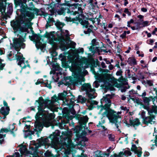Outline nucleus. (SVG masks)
Instances as JSON below:
<instances>
[{"instance_id":"nucleus-1","label":"nucleus","mask_w":157,"mask_h":157,"mask_svg":"<svg viewBox=\"0 0 157 157\" xmlns=\"http://www.w3.org/2000/svg\"><path fill=\"white\" fill-rule=\"evenodd\" d=\"M56 21H57L55 23V25L60 30V33H59L58 31L56 32L55 31L49 32L46 31L44 35V36L48 39L49 43L51 45H54L55 44V41L59 42L62 50L64 51L66 50L68 48L66 46L65 43L66 40L64 38L65 35H63L65 33L62 29L63 27L65 24L64 23L60 22L59 20Z\"/></svg>"},{"instance_id":"nucleus-2","label":"nucleus","mask_w":157,"mask_h":157,"mask_svg":"<svg viewBox=\"0 0 157 157\" xmlns=\"http://www.w3.org/2000/svg\"><path fill=\"white\" fill-rule=\"evenodd\" d=\"M21 9H18L21 12L19 15L17 12V18H15L14 20H32L34 18L35 14L36 15H40L46 20V17L48 16L47 20H54L53 18H50L48 14L44 12L40 11L39 9L33 7H28L26 4L25 5H22Z\"/></svg>"},{"instance_id":"nucleus-3","label":"nucleus","mask_w":157,"mask_h":157,"mask_svg":"<svg viewBox=\"0 0 157 157\" xmlns=\"http://www.w3.org/2000/svg\"><path fill=\"white\" fill-rule=\"evenodd\" d=\"M60 132L59 130H56L52 134H51L48 136V138L50 139L51 142L52 143L56 141L59 140L58 136H60V140L61 141H64L65 144L67 143L69 144L71 142V138L72 134L71 131L69 130L68 128L64 132H62V135L60 136Z\"/></svg>"},{"instance_id":"nucleus-4","label":"nucleus","mask_w":157,"mask_h":157,"mask_svg":"<svg viewBox=\"0 0 157 157\" xmlns=\"http://www.w3.org/2000/svg\"><path fill=\"white\" fill-rule=\"evenodd\" d=\"M37 141H38V143L34 147V152L30 151V155L29 157H44L43 152L42 151H40V152L39 153L38 152V149L39 147H40L42 146H44L46 147V146L48 147L50 145V143L49 142L48 138L47 137L44 138L41 137L38 139Z\"/></svg>"},{"instance_id":"nucleus-5","label":"nucleus","mask_w":157,"mask_h":157,"mask_svg":"<svg viewBox=\"0 0 157 157\" xmlns=\"http://www.w3.org/2000/svg\"><path fill=\"white\" fill-rule=\"evenodd\" d=\"M26 20H11L10 24L13 30L15 32L19 31V33L24 32L25 30Z\"/></svg>"},{"instance_id":"nucleus-6","label":"nucleus","mask_w":157,"mask_h":157,"mask_svg":"<svg viewBox=\"0 0 157 157\" xmlns=\"http://www.w3.org/2000/svg\"><path fill=\"white\" fill-rule=\"evenodd\" d=\"M116 113V112L115 111L111 109H110L107 112L106 111L103 113L104 114L106 115L110 122L115 124V126L118 129L117 131L121 132V131L119 128V126L118 124V119L119 118H121V117L119 115H117L114 114Z\"/></svg>"},{"instance_id":"nucleus-7","label":"nucleus","mask_w":157,"mask_h":157,"mask_svg":"<svg viewBox=\"0 0 157 157\" xmlns=\"http://www.w3.org/2000/svg\"><path fill=\"white\" fill-rule=\"evenodd\" d=\"M65 3L62 4V6H67L68 7L67 8V13H69L70 15H75V11L77 9V7L78 6H81L82 5L78 3L71 4L70 3V1H64Z\"/></svg>"},{"instance_id":"nucleus-8","label":"nucleus","mask_w":157,"mask_h":157,"mask_svg":"<svg viewBox=\"0 0 157 157\" xmlns=\"http://www.w3.org/2000/svg\"><path fill=\"white\" fill-rule=\"evenodd\" d=\"M35 117L38 118L41 120H42L44 122L54 118V116L52 113H49L48 111L45 110V112H41L39 114H36Z\"/></svg>"},{"instance_id":"nucleus-9","label":"nucleus","mask_w":157,"mask_h":157,"mask_svg":"<svg viewBox=\"0 0 157 157\" xmlns=\"http://www.w3.org/2000/svg\"><path fill=\"white\" fill-rule=\"evenodd\" d=\"M76 11L75 12V15L76 14H78V16L76 17V18H71V17L68 18L67 17H66V20H95L96 18H87L86 17L85 19V16L83 14V10L82 8L80 6L79 7L78 6L77 7V9Z\"/></svg>"},{"instance_id":"nucleus-10","label":"nucleus","mask_w":157,"mask_h":157,"mask_svg":"<svg viewBox=\"0 0 157 157\" xmlns=\"http://www.w3.org/2000/svg\"><path fill=\"white\" fill-rule=\"evenodd\" d=\"M13 60H16L17 62H18L17 64L18 65L22 68H25L26 67V65L25 64V58L23 57V54L19 55L16 54L15 55V57L13 59Z\"/></svg>"},{"instance_id":"nucleus-11","label":"nucleus","mask_w":157,"mask_h":157,"mask_svg":"<svg viewBox=\"0 0 157 157\" xmlns=\"http://www.w3.org/2000/svg\"><path fill=\"white\" fill-rule=\"evenodd\" d=\"M33 35L32 36H31V37H34L35 39V38H36V40L38 41L37 43L38 44V45L36 44V47L37 49L40 48L41 49H42L44 48V47L42 44V42H40V40H43L42 39V38L44 37L45 38L44 36V35L42 36L41 35L40 33H38L37 34H36L35 33L32 34Z\"/></svg>"},{"instance_id":"nucleus-12","label":"nucleus","mask_w":157,"mask_h":157,"mask_svg":"<svg viewBox=\"0 0 157 157\" xmlns=\"http://www.w3.org/2000/svg\"><path fill=\"white\" fill-rule=\"evenodd\" d=\"M67 22H72L73 23H75L77 25L79 24V22L83 26V27L87 28H88L89 23L88 20H65Z\"/></svg>"},{"instance_id":"nucleus-13","label":"nucleus","mask_w":157,"mask_h":157,"mask_svg":"<svg viewBox=\"0 0 157 157\" xmlns=\"http://www.w3.org/2000/svg\"><path fill=\"white\" fill-rule=\"evenodd\" d=\"M129 123H130L128 124L127 121L125 122V124L128 127H129L130 126H132L133 127L135 128V126H138L141 124L139 119L138 118H136L133 120H131L130 119Z\"/></svg>"},{"instance_id":"nucleus-14","label":"nucleus","mask_w":157,"mask_h":157,"mask_svg":"<svg viewBox=\"0 0 157 157\" xmlns=\"http://www.w3.org/2000/svg\"><path fill=\"white\" fill-rule=\"evenodd\" d=\"M27 33H23L21 35L23 36L24 35V38H23L21 36H20L17 39H18V45L20 47V48H24L25 47V44L23 42L25 41V40L24 39L26 36Z\"/></svg>"},{"instance_id":"nucleus-15","label":"nucleus","mask_w":157,"mask_h":157,"mask_svg":"<svg viewBox=\"0 0 157 157\" xmlns=\"http://www.w3.org/2000/svg\"><path fill=\"white\" fill-rule=\"evenodd\" d=\"M36 120L34 126L36 129H37L39 131H41L44 126L43 124L40 122L41 120L36 117H35Z\"/></svg>"},{"instance_id":"nucleus-16","label":"nucleus","mask_w":157,"mask_h":157,"mask_svg":"<svg viewBox=\"0 0 157 157\" xmlns=\"http://www.w3.org/2000/svg\"><path fill=\"white\" fill-rule=\"evenodd\" d=\"M42 102L44 104L45 108H47L52 111H53L52 106L53 103L52 102L51 100L45 99V100H44V101Z\"/></svg>"},{"instance_id":"nucleus-17","label":"nucleus","mask_w":157,"mask_h":157,"mask_svg":"<svg viewBox=\"0 0 157 157\" xmlns=\"http://www.w3.org/2000/svg\"><path fill=\"white\" fill-rule=\"evenodd\" d=\"M20 147V149L19 151L20 152L21 155H26L30 154V151H28L26 148V146L23 145V144H21L18 146Z\"/></svg>"},{"instance_id":"nucleus-18","label":"nucleus","mask_w":157,"mask_h":157,"mask_svg":"<svg viewBox=\"0 0 157 157\" xmlns=\"http://www.w3.org/2000/svg\"><path fill=\"white\" fill-rule=\"evenodd\" d=\"M88 119L89 118L87 115L81 117L78 121L79 125L83 126L84 128H85L86 126V124L88 122Z\"/></svg>"},{"instance_id":"nucleus-19","label":"nucleus","mask_w":157,"mask_h":157,"mask_svg":"<svg viewBox=\"0 0 157 157\" xmlns=\"http://www.w3.org/2000/svg\"><path fill=\"white\" fill-rule=\"evenodd\" d=\"M84 128L83 126L81 125L76 126L75 127L74 131L76 133V136L77 138H79L81 137L80 132Z\"/></svg>"},{"instance_id":"nucleus-20","label":"nucleus","mask_w":157,"mask_h":157,"mask_svg":"<svg viewBox=\"0 0 157 157\" xmlns=\"http://www.w3.org/2000/svg\"><path fill=\"white\" fill-rule=\"evenodd\" d=\"M67 10L66 8L61 7L60 9H53L51 13L54 14L55 13L56 14L57 13L59 15H61L62 14H64L65 13L66 10Z\"/></svg>"},{"instance_id":"nucleus-21","label":"nucleus","mask_w":157,"mask_h":157,"mask_svg":"<svg viewBox=\"0 0 157 157\" xmlns=\"http://www.w3.org/2000/svg\"><path fill=\"white\" fill-rule=\"evenodd\" d=\"M32 21V20H26V23L25 25H26L25 26L26 29L24 31V32H27L28 33H29L28 29H29L32 34L35 33L33 30V28L32 27V25L33 24V23L31 22Z\"/></svg>"},{"instance_id":"nucleus-22","label":"nucleus","mask_w":157,"mask_h":157,"mask_svg":"<svg viewBox=\"0 0 157 157\" xmlns=\"http://www.w3.org/2000/svg\"><path fill=\"white\" fill-rule=\"evenodd\" d=\"M18 39L17 38H14L13 39V44L12 45V47L14 48L16 51L18 52L20 51L21 48L18 45Z\"/></svg>"},{"instance_id":"nucleus-23","label":"nucleus","mask_w":157,"mask_h":157,"mask_svg":"<svg viewBox=\"0 0 157 157\" xmlns=\"http://www.w3.org/2000/svg\"><path fill=\"white\" fill-rule=\"evenodd\" d=\"M67 92L65 90H64L63 92L59 94L58 95L59 98L62 99L66 101L67 102L69 100L66 98V96H68L67 95Z\"/></svg>"},{"instance_id":"nucleus-24","label":"nucleus","mask_w":157,"mask_h":157,"mask_svg":"<svg viewBox=\"0 0 157 157\" xmlns=\"http://www.w3.org/2000/svg\"><path fill=\"white\" fill-rule=\"evenodd\" d=\"M85 78L83 77L81 80L79 79H70V82H71L72 84L73 85H77L78 84V83H80V85H82V82H84L85 81Z\"/></svg>"},{"instance_id":"nucleus-25","label":"nucleus","mask_w":157,"mask_h":157,"mask_svg":"<svg viewBox=\"0 0 157 157\" xmlns=\"http://www.w3.org/2000/svg\"><path fill=\"white\" fill-rule=\"evenodd\" d=\"M102 73L101 75L103 76L104 77V79L106 81L109 80V78L110 76V75L107 73L109 72V70L105 69L102 70Z\"/></svg>"},{"instance_id":"nucleus-26","label":"nucleus","mask_w":157,"mask_h":157,"mask_svg":"<svg viewBox=\"0 0 157 157\" xmlns=\"http://www.w3.org/2000/svg\"><path fill=\"white\" fill-rule=\"evenodd\" d=\"M27 0H15L14 4L15 7L19 6H21L22 5H25L26 4Z\"/></svg>"},{"instance_id":"nucleus-27","label":"nucleus","mask_w":157,"mask_h":157,"mask_svg":"<svg viewBox=\"0 0 157 157\" xmlns=\"http://www.w3.org/2000/svg\"><path fill=\"white\" fill-rule=\"evenodd\" d=\"M10 111H5V108L4 107H2L0 109V113L3 116V117H1L2 119H5L6 118V116L9 114Z\"/></svg>"},{"instance_id":"nucleus-28","label":"nucleus","mask_w":157,"mask_h":157,"mask_svg":"<svg viewBox=\"0 0 157 157\" xmlns=\"http://www.w3.org/2000/svg\"><path fill=\"white\" fill-rule=\"evenodd\" d=\"M63 115L65 117H68L70 115V108L64 107L62 111Z\"/></svg>"},{"instance_id":"nucleus-29","label":"nucleus","mask_w":157,"mask_h":157,"mask_svg":"<svg viewBox=\"0 0 157 157\" xmlns=\"http://www.w3.org/2000/svg\"><path fill=\"white\" fill-rule=\"evenodd\" d=\"M128 64L130 66L136 65L137 64L136 59L135 58H129L127 61Z\"/></svg>"},{"instance_id":"nucleus-30","label":"nucleus","mask_w":157,"mask_h":157,"mask_svg":"<svg viewBox=\"0 0 157 157\" xmlns=\"http://www.w3.org/2000/svg\"><path fill=\"white\" fill-rule=\"evenodd\" d=\"M39 105L38 106V112L36 114H39V113L41 112H45V110L44 109L45 108V107H44V104L43 103V102H41L39 104Z\"/></svg>"},{"instance_id":"nucleus-31","label":"nucleus","mask_w":157,"mask_h":157,"mask_svg":"<svg viewBox=\"0 0 157 157\" xmlns=\"http://www.w3.org/2000/svg\"><path fill=\"white\" fill-rule=\"evenodd\" d=\"M88 88H91V85L90 83H85L82 85L81 88L82 91H87L86 89Z\"/></svg>"},{"instance_id":"nucleus-32","label":"nucleus","mask_w":157,"mask_h":157,"mask_svg":"<svg viewBox=\"0 0 157 157\" xmlns=\"http://www.w3.org/2000/svg\"><path fill=\"white\" fill-rule=\"evenodd\" d=\"M47 23L45 25V28L48 29V27L52 26L53 25V23H56L55 20H46Z\"/></svg>"},{"instance_id":"nucleus-33","label":"nucleus","mask_w":157,"mask_h":157,"mask_svg":"<svg viewBox=\"0 0 157 157\" xmlns=\"http://www.w3.org/2000/svg\"><path fill=\"white\" fill-rule=\"evenodd\" d=\"M44 157H57V155H54L51 152L47 151L44 154Z\"/></svg>"},{"instance_id":"nucleus-34","label":"nucleus","mask_w":157,"mask_h":157,"mask_svg":"<svg viewBox=\"0 0 157 157\" xmlns=\"http://www.w3.org/2000/svg\"><path fill=\"white\" fill-rule=\"evenodd\" d=\"M134 25L135 26L136 28H138V29H140L141 28L144 26V25L142 23V21L136 22H134Z\"/></svg>"},{"instance_id":"nucleus-35","label":"nucleus","mask_w":157,"mask_h":157,"mask_svg":"<svg viewBox=\"0 0 157 157\" xmlns=\"http://www.w3.org/2000/svg\"><path fill=\"white\" fill-rule=\"evenodd\" d=\"M50 58L49 57H48V59L47 60V63L48 64H50V65L52 64V63L54 62H56L57 60V58L55 57H52V61H51L49 59Z\"/></svg>"},{"instance_id":"nucleus-36","label":"nucleus","mask_w":157,"mask_h":157,"mask_svg":"<svg viewBox=\"0 0 157 157\" xmlns=\"http://www.w3.org/2000/svg\"><path fill=\"white\" fill-rule=\"evenodd\" d=\"M6 134H2L0 133V144H3L5 141L4 138L6 136Z\"/></svg>"},{"instance_id":"nucleus-37","label":"nucleus","mask_w":157,"mask_h":157,"mask_svg":"<svg viewBox=\"0 0 157 157\" xmlns=\"http://www.w3.org/2000/svg\"><path fill=\"white\" fill-rule=\"evenodd\" d=\"M76 44L75 42L71 41L70 44H67V46H66H66L67 47V48H68V47H70L72 48L75 49ZM68 48H67V49Z\"/></svg>"},{"instance_id":"nucleus-38","label":"nucleus","mask_w":157,"mask_h":157,"mask_svg":"<svg viewBox=\"0 0 157 157\" xmlns=\"http://www.w3.org/2000/svg\"><path fill=\"white\" fill-rule=\"evenodd\" d=\"M52 66L53 68L56 71H58L59 70L60 68L59 65L57 63L56 64H53Z\"/></svg>"},{"instance_id":"nucleus-39","label":"nucleus","mask_w":157,"mask_h":157,"mask_svg":"<svg viewBox=\"0 0 157 157\" xmlns=\"http://www.w3.org/2000/svg\"><path fill=\"white\" fill-rule=\"evenodd\" d=\"M111 105V103H106L104 106H102L103 107V108L105 110H106L105 111H107V112L110 109L109 108L110 106Z\"/></svg>"},{"instance_id":"nucleus-40","label":"nucleus","mask_w":157,"mask_h":157,"mask_svg":"<svg viewBox=\"0 0 157 157\" xmlns=\"http://www.w3.org/2000/svg\"><path fill=\"white\" fill-rule=\"evenodd\" d=\"M3 104L4 106L6 107L5 111H10V108L9 106H8V103L5 100L3 101Z\"/></svg>"},{"instance_id":"nucleus-41","label":"nucleus","mask_w":157,"mask_h":157,"mask_svg":"<svg viewBox=\"0 0 157 157\" xmlns=\"http://www.w3.org/2000/svg\"><path fill=\"white\" fill-rule=\"evenodd\" d=\"M97 75V76H95L97 77L96 78V79L97 80H98V82H103V78L101 76H100L101 75L98 73Z\"/></svg>"},{"instance_id":"nucleus-42","label":"nucleus","mask_w":157,"mask_h":157,"mask_svg":"<svg viewBox=\"0 0 157 157\" xmlns=\"http://www.w3.org/2000/svg\"><path fill=\"white\" fill-rule=\"evenodd\" d=\"M86 94L90 99L94 98L96 97L94 96V94L89 93L88 91H86Z\"/></svg>"},{"instance_id":"nucleus-43","label":"nucleus","mask_w":157,"mask_h":157,"mask_svg":"<svg viewBox=\"0 0 157 157\" xmlns=\"http://www.w3.org/2000/svg\"><path fill=\"white\" fill-rule=\"evenodd\" d=\"M127 149H128V150H125L124 152V156H130L132 155V153L130 151V149L128 148H127Z\"/></svg>"},{"instance_id":"nucleus-44","label":"nucleus","mask_w":157,"mask_h":157,"mask_svg":"<svg viewBox=\"0 0 157 157\" xmlns=\"http://www.w3.org/2000/svg\"><path fill=\"white\" fill-rule=\"evenodd\" d=\"M103 98L102 100H103V101H105L106 103H111V101L110 99L107 98V97H103Z\"/></svg>"},{"instance_id":"nucleus-45","label":"nucleus","mask_w":157,"mask_h":157,"mask_svg":"<svg viewBox=\"0 0 157 157\" xmlns=\"http://www.w3.org/2000/svg\"><path fill=\"white\" fill-rule=\"evenodd\" d=\"M96 44H94L93 43L92 45L90 46L89 48L90 51H91L92 53H94L95 52V48L94 46Z\"/></svg>"},{"instance_id":"nucleus-46","label":"nucleus","mask_w":157,"mask_h":157,"mask_svg":"<svg viewBox=\"0 0 157 157\" xmlns=\"http://www.w3.org/2000/svg\"><path fill=\"white\" fill-rule=\"evenodd\" d=\"M143 101L145 104H147L148 105H149V102L150 101V99L149 98L147 97H144L143 98Z\"/></svg>"},{"instance_id":"nucleus-47","label":"nucleus","mask_w":157,"mask_h":157,"mask_svg":"<svg viewBox=\"0 0 157 157\" xmlns=\"http://www.w3.org/2000/svg\"><path fill=\"white\" fill-rule=\"evenodd\" d=\"M70 113H71L73 115L75 114L76 112L74 109V105H73L72 106L70 107Z\"/></svg>"},{"instance_id":"nucleus-48","label":"nucleus","mask_w":157,"mask_h":157,"mask_svg":"<svg viewBox=\"0 0 157 157\" xmlns=\"http://www.w3.org/2000/svg\"><path fill=\"white\" fill-rule=\"evenodd\" d=\"M123 155H124V152L121 151L119 153L118 155L114 153L113 154V157H122V156Z\"/></svg>"},{"instance_id":"nucleus-49","label":"nucleus","mask_w":157,"mask_h":157,"mask_svg":"<svg viewBox=\"0 0 157 157\" xmlns=\"http://www.w3.org/2000/svg\"><path fill=\"white\" fill-rule=\"evenodd\" d=\"M10 130L8 128H2L0 130V133H3V132L7 133L9 132Z\"/></svg>"},{"instance_id":"nucleus-50","label":"nucleus","mask_w":157,"mask_h":157,"mask_svg":"<svg viewBox=\"0 0 157 157\" xmlns=\"http://www.w3.org/2000/svg\"><path fill=\"white\" fill-rule=\"evenodd\" d=\"M91 32L94 33V32L90 28H88L87 30L86 31H84V33L85 34H89V35H90V33Z\"/></svg>"},{"instance_id":"nucleus-51","label":"nucleus","mask_w":157,"mask_h":157,"mask_svg":"<svg viewBox=\"0 0 157 157\" xmlns=\"http://www.w3.org/2000/svg\"><path fill=\"white\" fill-rule=\"evenodd\" d=\"M137 148L136 147V145L134 144H133L132 145V147L131 148V151H134L136 152V151H137Z\"/></svg>"},{"instance_id":"nucleus-52","label":"nucleus","mask_w":157,"mask_h":157,"mask_svg":"<svg viewBox=\"0 0 157 157\" xmlns=\"http://www.w3.org/2000/svg\"><path fill=\"white\" fill-rule=\"evenodd\" d=\"M8 10V13L10 14L12 13L13 12V6L12 5H9L8 7L7 8Z\"/></svg>"},{"instance_id":"nucleus-53","label":"nucleus","mask_w":157,"mask_h":157,"mask_svg":"<svg viewBox=\"0 0 157 157\" xmlns=\"http://www.w3.org/2000/svg\"><path fill=\"white\" fill-rule=\"evenodd\" d=\"M51 98L53 102H56L58 100V98L56 94H54Z\"/></svg>"},{"instance_id":"nucleus-54","label":"nucleus","mask_w":157,"mask_h":157,"mask_svg":"<svg viewBox=\"0 0 157 157\" xmlns=\"http://www.w3.org/2000/svg\"><path fill=\"white\" fill-rule=\"evenodd\" d=\"M149 120L148 121H145L144 122V124H151V122H152V119L151 118V117H149Z\"/></svg>"},{"instance_id":"nucleus-55","label":"nucleus","mask_w":157,"mask_h":157,"mask_svg":"<svg viewBox=\"0 0 157 157\" xmlns=\"http://www.w3.org/2000/svg\"><path fill=\"white\" fill-rule=\"evenodd\" d=\"M154 40L153 39H149V40H147V43L148 44H149L152 45L153 44V43H154Z\"/></svg>"},{"instance_id":"nucleus-56","label":"nucleus","mask_w":157,"mask_h":157,"mask_svg":"<svg viewBox=\"0 0 157 157\" xmlns=\"http://www.w3.org/2000/svg\"><path fill=\"white\" fill-rule=\"evenodd\" d=\"M136 154H137V155L138 157H141L142 154V152L141 150H137L136 152H135Z\"/></svg>"},{"instance_id":"nucleus-57","label":"nucleus","mask_w":157,"mask_h":157,"mask_svg":"<svg viewBox=\"0 0 157 157\" xmlns=\"http://www.w3.org/2000/svg\"><path fill=\"white\" fill-rule=\"evenodd\" d=\"M58 55V53L57 52L55 51H53L51 52V55L52 57H55Z\"/></svg>"},{"instance_id":"nucleus-58","label":"nucleus","mask_w":157,"mask_h":157,"mask_svg":"<svg viewBox=\"0 0 157 157\" xmlns=\"http://www.w3.org/2000/svg\"><path fill=\"white\" fill-rule=\"evenodd\" d=\"M108 136L109 139L110 141H113L114 140V136H113L112 134H109Z\"/></svg>"},{"instance_id":"nucleus-59","label":"nucleus","mask_w":157,"mask_h":157,"mask_svg":"<svg viewBox=\"0 0 157 157\" xmlns=\"http://www.w3.org/2000/svg\"><path fill=\"white\" fill-rule=\"evenodd\" d=\"M44 101V99L42 97H40L39 98L38 100H36V102H37L39 104L41 102Z\"/></svg>"},{"instance_id":"nucleus-60","label":"nucleus","mask_w":157,"mask_h":157,"mask_svg":"<svg viewBox=\"0 0 157 157\" xmlns=\"http://www.w3.org/2000/svg\"><path fill=\"white\" fill-rule=\"evenodd\" d=\"M123 73V71L121 70V69L119 70V71H117L116 73V75L117 76H122V73Z\"/></svg>"},{"instance_id":"nucleus-61","label":"nucleus","mask_w":157,"mask_h":157,"mask_svg":"<svg viewBox=\"0 0 157 157\" xmlns=\"http://www.w3.org/2000/svg\"><path fill=\"white\" fill-rule=\"evenodd\" d=\"M108 89H109L111 90H114L115 88L114 87V85L109 84L108 85Z\"/></svg>"},{"instance_id":"nucleus-62","label":"nucleus","mask_w":157,"mask_h":157,"mask_svg":"<svg viewBox=\"0 0 157 157\" xmlns=\"http://www.w3.org/2000/svg\"><path fill=\"white\" fill-rule=\"evenodd\" d=\"M8 128L9 130H14L15 129V126L13 124H10Z\"/></svg>"},{"instance_id":"nucleus-63","label":"nucleus","mask_w":157,"mask_h":157,"mask_svg":"<svg viewBox=\"0 0 157 157\" xmlns=\"http://www.w3.org/2000/svg\"><path fill=\"white\" fill-rule=\"evenodd\" d=\"M75 119L77 120H78V121L80 120V117H81L80 116H81V115L80 114H75Z\"/></svg>"},{"instance_id":"nucleus-64","label":"nucleus","mask_w":157,"mask_h":157,"mask_svg":"<svg viewBox=\"0 0 157 157\" xmlns=\"http://www.w3.org/2000/svg\"><path fill=\"white\" fill-rule=\"evenodd\" d=\"M126 32L124 31L123 33L121 34L120 36V37L122 39H124L126 37Z\"/></svg>"}]
</instances>
